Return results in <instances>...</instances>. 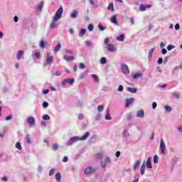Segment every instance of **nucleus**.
Segmentation results:
<instances>
[{"label":"nucleus","instance_id":"1","mask_svg":"<svg viewBox=\"0 0 182 182\" xmlns=\"http://www.w3.org/2000/svg\"><path fill=\"white\" fill-rule=\"evenodd\" d=\"M62 14H63V7L60 6L58 11L55 12L53 18V21L50 23L51 28H56V22H58V21L62 18Z\"/></svg>","mask_w":182,"mask_h":182},{"label":"nucleus","instance_id":"2","mask_svg":"<svg viewBox=\"0 0 182 182\" xmlns=\"http://www.w3.org/2000/svg\"><path fill=\"white\" fill-rule=\"evenodd\" d=\"M90 135V134L89 132H86L82 137L73 136V137H71V139L74 143H75V141H79V140L85 141V140H86V139H87V137H89Z\"/></svg>","mask_w":182,"mask_h":182},{"label":"nucleus","instance_id":"3","mask_svg":"<svg viewBox=\"0 0 182 182\" xmlns=\"http://www.w3.org/2000/svg\"><path fill=\"white\" fill-rule=\"evenodd\" d=\"M122 71L124 73V75H129L130 74V70H129V66L126 64H122L121 67Z\"/></svg>","mask_w":182,"mask_h":182},{"label":"nucleus","instance_id":"4","mask_svg":"<svg viewBox=\"0 0 182 182\" xmlns=\"http://www.w3.org/2000/svg\"><path fill=\"white\" fill-rule=\"evenodd\" d=\"M160 149H161V152L162 154H166V143H164V140L163 139H161L160 141Z\"/></svg>","mask_w":182,"mask_h":182},{"label":"nucleus","instance_id":"5","mask_svg":"<svg viewBox=\"0 0 182 182\" xmlns=\"http://www.w3.org/2000/svg\"><path fill=\"white\" fill-rule=\"evenodd\" d=\"M96 171V169L92 167H88L84 171V174H93Z\"/></svg>","mask_w":182,"mask_h":182},{"label":"nucleus","instance_id":"6","mask_svg":"<svg viewBox=\"0 0 182 182\" xmlns=\"http://www.w3.org/2000/svg\"><path fill=\"white\" fill-rule=\"evenodd\" d=\"M46 64L47 65H50L52 62H53V56L50 55V53H47V58L46 60Z\"/></svg>","mask_w":182,"mask_h":182},{"label":"nucleus","instance_id":"7","mask_svg":"<svg viewBox=\"0 0 182 182\" xmlns=\"http://www.w3.org/2000/svg\"><path fill=\"white\" fill-rule=\"evenodd\" d=\"M16 58L18 60H21L23 58V50H18L16 54Z\"/></svg>","mask_w":182,"mask_h":182},{"label":"nucleus","instance_id":"8","mask_svg":"<svg viewBox=\"0 0 182 182\" xmlns=\"http://www.w3.org/2000/svg\"><path fill=\"white\" fill-rule=\"evenodd\" d=\"M133 98H127L125 101V107H129L132 103H133Z\"/></svg>","mask_w":182,"mask_h":182},{"label":"nucleus","instance_id":"9","mask_svg":"<svg viewBox=\"0 0 182 182\" xmlns=\"http://www.w3.org/2000/svg\"><path fill=\"white\" fill-rule=\"evenodd\" d=\"M27 122L28 123V125L32 127L35 124V118L33 117L28 118Z\"/></svg>","mask_w":182,"mask_h":182},{"label":"nucleus","instance_id":"10","mask_svg":"<svg viewBox=\"0 0 182 182\" xmlns=\"http://www.w3.org/2000/svg\"><path fill=\"white\" fill-rule=\"evenodd\" d=\"M63 59H64L65 60H66L67 62H72V61L75 60V57H73V56H69V57H68V56H66V55H64V56H63Z\"/></svg>","mask_w":182,"mask_h":182},{"label":"nucleus","instance_id":"11","mask_svg":"<svg viewBox=\"0 0 182 182\" xmlns=\"http://www.w3.org/2000/svg\"><path fill=\"white\" fill-rule=\"evenodd\" d=\"M146 167L147 168H153V165H151V159L148 158L146 160Z\"/></svg>","mask_w":182,"mask_h":182},{"label":"nucleus","instance_id":"12","mask_svg":"<svg viewBox=\"0 0 182 182\" xmlns=\"http://www.w3.org/2000/svg\"><path fill=\"white\" fill-rule=\"evenodd\" d=\"M136 117H140L141 119H143V117H144V110L138 111L136 113Z\"/></svg>","mask_w":182,"mask_h":182},{"label":"nucleus","instance_id":"13","mask_svg":"<svg viewBox=\"0 0 182 182\" xmlns=\"http://www.w3.org/2000/svg\"><path fill=\"white\" fill-rule=\"evenodd\" d=\"M107 48L109 52H114V50H116V48L112 44L107 45Z\"/></svg>","mask_w":182,"mask_h":182},{"label":"nucleus","instance_id":"14","mask_svg":"<svg viewBox=\"0 0 182 182\" xmlns=\"http://www.w3.org/2000/svg\"><path fill=\"white\" fill-rule=\"evenodd\" d=\"M42 8H43V1H41L38 5H37V11H42Z\"/></svg>","mask_w":182,"mask_h":182},{"label":"nucleus","instance_id":"15","mask_svg":"<svg viewBox=\"0 0 182 182\" xmlns=\"http://www.w3.org/2000/svg\"><path fill=\"white\" fill-rule=\"evenodd\" d=\"M65 82H67V83H69L70 85H73V83H75V79L67 78V79H65Z\"/></svg>","mask_w":182,"mask_h":182},{"label":"nucleus","instance_id":"16","mask_svg":"<svg viewBox=\"0 0 182 182\" xmlns=\"http://www.w3.org/2000/svg\"><path fill=\"white\" fill-rule=\"evenodd\" d=\"M117 41H118L119 42H123L124 41V36L123 34H121L117 38Z\"/></svg>","mask_w":182,"mask_h":182},{"label":"nucleus","instance_id":"17","mask_svg":"<svg viewBox=\"0 0 182 182\" xmlns=\"http://www.w3.org/2000/svg\"><path fill=\"white\" fill-rule=\"evenodd\" d=\"M142 75L141 73H136L133 75V79H139V77H141Z\"/></svg>","mask_w":182,"mask_h":182},{"label":"nucleus","instance_id":"18","mask_svg":"<svg viewBox=\"0 0 182 182\" xmlns=\"http://www.w3.org/2000/svg\"><path fill=\"white\" fill-rule=\"evenodd\" d=\"M107 114L105 115V119L106 120H112V117H110V110L108 109L107 110Z\"/></svg>","mask_w":182,"mask_h":182},{"label":"nucleus","instance_id":"19","mask_svg":"<svg viewBox=\"0 0 182 182\" xmlns=\"http://www.w3.org/2000/svg\"><path fill=\"white\" fill-rule=\"evenodd\" d=\"M60 48H62V45L60 43H58L54 48V51L56 53L59 52L60 50Z\"/></svg>","mask_w":182,"mask_h":182},{"label":"nucleus","instance_id":"20","mask_svg":"<svg viewBox=\"0 0 182 182\" xmlns=\"http://www.w3.org/2000/svg\"><path fill=\"white\" fill-rule=\"evenodd\" d=\"M127 90L128 92H130V93H136V92H137V89L130 87L127 88Z\"/></svg>","mask_w":182,"mask_h":182},{"label":"nucleus","instance_id":"21","mask_svg":"<svg viewBox=\"0 0 182 182\" xmlns=\"http://www.w3.org/2000/svg\"><path fill=\"white\" fill-rule=\"evenodd\" d=\"M24 140L26 143H28V144H31V136L29 135H26L24 138Z\"/></svg>","mask_w":182,"mask_h":182},{"label":"nucleus","instance_id":"22","mask_svg":"<svg viewBox=\"0 0 182 182\" xmlns=\"http://www.w3.org/2000/svg\"><path fill=\"white\" fill-rule=\"evenodd\" d=\"M108 11H112V12H114V6H113V3L109 4Z\"/></svg>","mask_w":182,"mask_h":182},{"label":"nucleus","instance_id":"23","mask_svg":"<svg viewBox=\"0 0 182 182\" xmlns=\"http://www.w3.org/2000/svg\"><path fill=\"white\" fill-rule=\"evenodd\" d=\"M145 170H146V165L144 164H143L141 166V176H143V174H144Z\"/></svg>","mask_w":182,"mask_h":182},{"label":"nucleus","instance_id":"24","mask_svg":"<svg viewBox=\"0 0 182 182\" xmlns=\"http://www.w3.org/2000/svg\"><path fill=\"white\" fill-rule=\"evenodd\" d=\"M60 178H61L60 173V172H58V173L55 174V180H56V181L60 182Z\"/></svg>","mask_w":182,"mask_h":182},{"label":"nucleus","instance_id":"25","mask_svg":"<svg viewBox=\"0 0 182 182\" xmlns=\"http://www.w3.org/2000/svg\"><path fill=\"white\" fill-rule=\"evenodd\" d=\"M71 18H76L77 16V11L74 10L73 13L70 14Z\"/></svg>","mask_w":182,"mask_h":182},{"label":"nucleus","instance_id":"26","mask_svg":"<svg viewBox=\"0 0 182 182\" xmlns=\"http://www.w3.org/2000/svg\"><path fill=\"white\" fill-rule=\"evenodd\" d=\"M85 33H86V29H81L79 33V36L80 38H82V36H83V35H85Z\"/></svg>","mask_w":182,"mask_h":182},{"label":"nucleus","instance_id":"27","mask_svg":"<svg viewBox=\"0 0 182 182\" xmlns=\"http://www.w3.org/2000/svg\"><path fill=\"white\" fill-rule=\"evenodd\" d=\"M111 22L112 23H117V18H116V16H113L112 18H111Z\"/></svg>","mask_w":182,"mask_h":182},{"label":"nucleus","instance_id":"28","mask_svg":"<svg viewBox=\"0 0 182 182\" xmlns=\"http://www.w3.org/2000/svg\"><path fill=\"white\" fill-rule=\"evenodd\" d=\"M91 76L94 79V81H95L97 83L99 82V77H97V75L93 74Z\"/></svg>","mask_w":182,"mask_h":182},{"label":"nucleus","instance_id":"29","mask_svg":"<svg viewBox=\"0 0 182 182\" xmlns=\"http://www.w3.org/2000/svg\"><path fill=\"white\" fill-rule=\"evenodd\" d=\"M140 167V161H136L134 166V170H136V168Z\"/></svg>","mask_w":182,"mask_h":182},{"label":"nucleus","instance_id":"30","mask_svg":"<svg viewBox=\"0 0 182 182\" xmlns=\"http://www.w3.org/2000/svg\"><path fill=\"white\" fill-rule=\"evenodd\" d=\"M139 11H141V12H144V11H146V6L144 4H141L139 6Z\"/></svg>","mask_w":182,"mask_h":182},{"label":"nucleus","instance_id":"31","mask_svg":"<svg viewBox=\"0 0 182 182\" xmlns=\"http://www.w3.org/2000/svg\"><path fill=\"white\" fill-rule=\"evenodd\" d=\"M164 109L168 113H169V112H171V107L168 105H165Z\"/></svg>","mask_w":182,"mask_h":182},{"label":"nucleus","instance_id":"32","mask_svg":"<svg viewBox=\"0 0 182 182\" xmlns=\"http://www.w3.org/2000/svg\"><path fill=\"white\" fill-rule=\"evenodd\" d=\"M155 48H153L149 51V58H151L153 56V52H154Z\"/></svg>","mask_w":182,"mask_h":182},{"label":"nucleus","instance_id":"33","mask_svg":"<svg viewBox=\"0 0 182 182\" xmlns=\"http://www.w3.org/2000/svg\"><path fill=\"white\" fill-rule=\"evenodd\" d=\"M16 149H18V150H22V146L21 145V142H17L16 144Z\"/></svg>","mask_w":182,"mask_h":182},{"label":"nucleus","instance_id":"34","mask_svg":"<svg viewBox=\"0 0 182 182\" xmlns=\"http://www.w3.org/2000/svg\"><path fill=\"white\" fill-rule=\"evenodd\" d=\"M172 96H173L175 99H180V95L178 94V92H173L172 94Z\"/></svg>","mask_w":182,"mask_h":182},{"label":"nucleus","instance_id":"35","mask_svg":"<svg viewBox=\"0 0 182 182\" xmlns=\"http://www.w3.org/2000/svg\"><path fill=\"white\" fill-rule=\"evenodd\" d=\"M45 45H46V43H45V41H41L40 42V46H41V49H44Z\"/></svg>","mask_w":182,"mask_h":182},{"label":"nucleus","instance_id":"36","mask_svg":"<svg viewBox=\"0 0 182 182\" xmlns=\"http://www.w3.org/2000/svg\"><path fill=\"white\" fill-rule=\"evenodd\" d=\"M43 120H50V117H49V115H48V114H44L43 116Z\"/></svg>","mask_w":182,"mask_h":182},{"label":"nucleus","instance_id":"37","mask_svg":"<svg viewBox=\"0 0 182 182\" xmlns=\"http://www.w3.org/2000/svg\"><path fill=\"white\" fill-rule=\"evenodd\" d=\"M154 163H155V164L159 163V156L155 155V156H154Z\"/></svg>","mask_w":182,"mask_h":182},{"label":"nucleus","instance_id":"38","mask_svg":"<svg viewBox=\"0 0 182 182\" xmlns=\"http://www.w3.org/2000/svg\"><path fill=\"white\" fill-rule=\"evenodd\" d=\"M100 63H101V65H105V63H106V58L102 57V58L100 59Z\"/></svg>","mask_w":182,"mask_h":182},{"label":"nucleus","instance_id":"39","mask_svg":"<svg viewBox=\"0 0 182 182\" xmlns=\"http://www.w3.org/2000/svg\"><path fill=\"white\" fill-rule=\"evenodd\" d=\"M58 149H59V146L56 144H53V150H54V151H56V150H58Z\"/></svg>","mask_w":182,"mask_h":182},{"label":"nucleus","instance_id":"40","mask_svg":"<svg viewBox=\"0 0 182 182\" xmlns=\"http://www.w3.org/2000/svg\"><path fill=\"white\" fill-rule=\"evenodd\" d=\"M98 29L100 30V31H105V27L103 26V25H102V23H100L99 25H98Z\"/></svg>","mask_w":182,"mask_h":182},{"label":"nucleus","instance_id":"41","mask_svg":"<svg viewBox=\"0 0 182 182\" xmlns=\"http://www.w3.org/2000/svg\"><path fill=\"white\" fill-rule=\"evenodd\" d=\"M87 29H88V31L92 32V31H93V24H89L87 26Z\"/></svg>","mask_w":182,"mask_h":182},{"label":"nucleus","instance_id":"42","mask_svg":"<svg viewBox=\"0 0 182 182\" xmlns=\"http://www.w3.org/2000/svg\"><path fill=\"white\" fill-rule=\"evenodd\" d=\"M97 110H98V112H103V106H102V105H98V107H97Z\"/></svg>","mask_w":182,"mask_h":182},{"label":"nucleus","instance_id":"43","mask_svg":"<svg viewBox=\"0 0 182 182\" xmlns=\"http://www.w3.org/2000/svg\"><path fill=\"white\" fill-rule=\"evenodd\" d=\"M73 141L70 138V140L67 141V146H71V144H73Z\"/></svg>","mask_w":182,"mask_h":182},{"label":"nucleus","instance_id":"44","mask_svg":"<svg viewBox=\"0 0 182 182\" xmlns=\"http://www.w3.org/2000/svg\"><path fill=\"white\" fill-rule=\"evenodd\" d=\"M85 68H86V66H85V64H83L82 63H80V65H79L80 69H85Z\"/></svg>","mask_w":182,"mask_h":182},{"label":"nucleus","instance_id":"45","mask_svg":"<svg viewBox=\"0 0 182 182\" xmlns=\"http://www.w3.org/2000/svg\"><path fill=\"white\" fill-rule=\"evenodd\" d=\"M55 173V169H50L49 173H48V176H53V173Z\"/></svg>","mask_w":182,"mask_h":182},{"label":"nucleus","instance_id":"46","mask_svg":"<svg viewBox=\"0 0 182 182\" xmlns=\"http://www.w3.org/2000/svg\"><path fill=\"white\" fill-rule=\"evenodd\" d=\"M171 49H174V46L169 45V46H167V50H171Z\"/></svg>","mask_w":182,"mask_h":182},{"label":"nucleus","instance_id":"47","mask_svg":"<svg viewBox=\"0 0 182 182\" xmlns=\"http://www.w3.org/2000/svg\"><path fill=\"white\" fill-rule=\"evenodd\" d=\"M78 119L79 120H83V119H85V117L82 115V114H79Z\"/></svg>","mask_w":182,"mask_h":182},{"label":"nucleus","instance_id":"48","mask_svg":"<svg viewBox=\"0 0 182 182\" xmlns=\"http://www.w3.org/2000/svg\"><path fill=\"white\" fill-rule=\"evenodd\" d=\"M35 58H36L37 59H40L41 58V53H36Z\"/></svg>","mask_w":182,"mask_h":182},{"label":"nucleus","instance_id":"49","mask_svg":"<svg viewBox=\"0 0 182 182\" xmlns=\"http://www.w3.org/2000/svg\"><path fill=\"white\" fill-rule=\"evenodd\" d=\"M110 42V39L109 38H105V45H110L109 43Z\"/></svg>","mask_w":182,"mask_h":182},{"label":"nucleus","instance_id":"50","mask_svg":"<svg viewBox=\"0 0 182 182\" xmlns=\"http://www.w3.org/2000/svg\"><path fill=\"white\" fill-rule=\"evenodd\" d=\"M158 63H159V65H161L163 63V58H159Z\"/></svg>","mask_w":182,"mask_h":182},{"label":"nucleus","instance_id":"51","mask_svg":"<svg viewBox=\"0 0 182 182\" xmlns=\"http://www.w3.org/2000/svg\"><path fill=\"white\" fill-rule=\"evenodd\" d=\"M161 53L162 55H166L167 53V50H166V48H163L161 50Z\"/></svg>","mask_w":182,"mask_h":182},{"label":"nucleus","instance_id":"52","mask_svg":"<svg viewBox=\"0 0 182 182\" xmlns=\"http://www.w3.org/2000/svg\"><path fill=\"white\" fill-rule=\"evenodd\" d=\"M48 106H49V103L44 102L43 103V107H48Z\"/></svg>","mask_w":182,"mask_h":182},{"label":"nucleus","instance_id":"53","mask_svg":"<svg viewBox=\"0 0 182 182\" xmlns=\"http://www.w3.org/2000/svg\"><path fill=\"white\" fill-rule=\"evenodd\" d=\"M175 29H176V31H178V29H180V24L176 23L175 25Z\"/></svg>","mask_w":182,"mask_h":182},{"label":"nucleus","instance_id":"54","mask_svg":"<svg viewBox=\"0 0 182 182\" xmlns=\"http://www.w3.org/2000/svg\"><path fill=\"white\" fill-rule=\"evenodd\" d=\"M118 92H123V85H119V86Z\"/></svg>","mask_w":182,"mask_h":182},{"label":"nucleus","instance_id":"55","mask_svg":"<svg viewBox=\"0 0 182 182\" xmlns=\"http://www.w3.org/2000/svg\"><path fill=\"white\" fill-rule=\"evenodd\" d=\"M105 163L110 164V163H111L110 158L107 157V158L105 159Z\"/></svg>","mask_w":182,"mask_h":182},{"label":"nucleus","instance_id":"56","mask_svg":"<svg viewBox=\"0 0 182 182\" xmlns=\"http://www.w3.org/2000/svg\"><path fill=\"white\" fill-rule=\"evenodd\" d=\"M87 46H92V43L90 41H87L85 42Z\"/></svg>","mask_w":182,"mask_h":182},{"label":"nucleus","instance_id":"57","mask_svg":"<svg viewBox=\"0 0 182 182\" xmlns=\"http://www.w3.org/2000/svg\"><path fill=\"white\" fill-rule=\"evenodd\" d=\"M156 107H157V103L153 102L152 103V109H156Z\"/></svg>","mask_w":182,"mask_h":182},{"label":"nucleus","instance_id":"58","mask_svg":"<svg viewBox=\"0 0 182 182\" xmlns=\"http://www.w3.org/2000/svg\"><path fill=\"white\" fill-rule=\"evenodd\" d=\"M68 160V157L67 156H64L63 159V163H67Z\"/></svg>","mask_w":182,"mask_h":182},{"label":"nucleus","instance_id":"59","mask_svg":"<svg viewBox=\"0 0 182 182\" xmlns=\"http://www.w3.org/2000/svg\"><path fill=\"white\" fill-rule=\"evenodd\" d=\"M43 95H48L49 93V90H44L43 91Z\"/></svg>","mask_w":182,"mask_h":182},{"label":"nucleus","instance_id":"60","mask_svg":"<svg viewBox=\"0 0 182 182\" xmlns=\"http://www.w3.org/2000/svg\"><path fill=\"white\" fill-rule=\"evenodd\" d=\"M116 157H120V151H117L115 154Z\"/></svg>","mask_w":182,"mask_h":182},{"label":"nucleus","instance_id":"61","mask_svg":"<svg viewBox=\"0 0 182 182\" xmlns=\"http://www.w3.org/2000/svg\"><path fill=\"white\" fill-rule=\"evenodd\" d=\"M12 119V116L9 115L7 117H6V120H11Z\"/></svg>","mask_w":182,"mask_h":182},{"label":"nucleus","instance_id":"62","mask_svg":"<svg viewBox=\"0 0 182 182\" xmlns=\"http://www.w3.org/2000/svg\"><path fill=\"white\" fill-rule=\"evenodd\" d=\"M73 70H74V72H76V70H77V65H74V67H73Z\"/></svg>","mask_w":182,"mask_h":182},{"label":"nucleus","instance_id":"63","mask_svg":"<svg viewBox=\"0 0 182 182\" xmlns=\"http://www.w3.org/2000/svg\"><path fill=\"white\" fill-rule=\"evenodd\" d=\"M55 76H60V72L56 71L55 72Z\"/></svg>","mask_w":182,"mask_h":182},{"label":"nucleus","instance_id":"64","mask_svg":"<svg viewBox=\"0 0 182 182\" xmlns=\"http://www.w3.org/2000/svg\"><path fill=\"white\" fill-rule=\"evenodd\" d=\"M178 130L182 133V126L178 127Z\"/></svg>","mask_w":182,"mask_h":182}]
</instances>
